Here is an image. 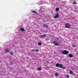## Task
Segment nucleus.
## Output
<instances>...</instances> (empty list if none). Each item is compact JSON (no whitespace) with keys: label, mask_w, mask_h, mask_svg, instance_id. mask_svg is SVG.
I'll list each match as a JSON object with an SVG mask.
<instances>
[{"label":"nucleus","mask_w":78,"mask_h":78,"mask_svg":"<svg viewBox=\"0 0 78 78\" xmlns=\"http://www.w3.org/2000/svg\"><path fill=\"white\" fill-rule=\"evenodd\" d=\"M62 68L63 69H66V67L64 66H62Z\"/></svg>","instance_id":"17"},{"label":"nucleus","mask_w":78,"mask_h":78,"mask_svg":"<svg viewBox=\"0 0 78 78\" xmlns=\"http://www.w3.org/2000/svg\"><path fill=\"white\" fill-rule=\"evenodd\" d=\"M32 12H33V13H36V11H31Z\"/></svg>","instance_id":"12"},{"label":"nucleus","mask_w":78,"mask_h":78,"mask_svg":"<svg viewBox=\"0 0 78 78\" xmlns=\"http://www.w3.org/2000/svg\"><path fill=\"white\" fill-rule=\"evenodd\" d=\"M72 46H73V47H76L75 45H72Z\"/></svg>","instance_id":"23"},{"label":"nucleus","mask_w":78,"mask_h":78,"mask_svg":"<svg viewBox=\"0 0 78 78\" xmlns=\"http://www.w3.org/2000/svg\"><path fill=\"white\" fill-rule=\"evenodd\" d=\"M69 58H72L73 57V55L70 54L69 55Z\"/></svg>","instance_id":"6"},{"label":"nucleus","mask_w":78,"mask_h":78,"mask_svg":"<svg viewBox=\"0 0 78 78\" xmlns=\"http://www.w3.org/2000/svg\"><path fill=\"white\" fill-rule=\"evenodd\" d=\"M66 77L67 78H69V75H66Z\"/></svg>","instance_id":"22"},{"label":"nucleus","mask_w":78,"mask_h":78,"mask_svg":"<svg viewBox=\"0 0 78 78\" xmlns=\"http://www.w3.org/2000/svg\"><path fill=\"white\" fill-rule=\"evenodd\" d=\"M20 30L22 31H25V30L23 28H21Z\"/></svg>","instance_id":"9"},{"label":"nucleus","mask_w":78,"mask_h":78,"mask_svg":"<svg viewBox=\"0 0 78 78\" xmlns=\"http://www.w3.org/2000/svg\"><path fill=\"white\" fill-rule=\"evenodd\" d=\"M55 75L56 76H58V73H55Z\"/></svg>","instance_id":"13"},{"label":"nucleus","mask_w":78,"mask_h":78,"mask_svg":"<svg viewBox=\"0 0 78 78\" xmlns=\"http://www.w3.org/2000/svg\"><path fill=\"white\" fill-rule=\"evenodd\" d=\"M59 64H59V63H57V64H56V67H59Z\"/></svg>","instance_id":"10"},{"label":"nucleus","mask_w":78,"mask_h":78,"mask_svg":"<svg viewBox=\"0 0 78 78\" xmlns=\"http://www.w3.org/2000/svg\"><path fill=\"white\" fill-rule=\"evenodd\" d=\"M38 45H42V43L41 42L38 43Z\"/></svg>","instance_id":"15"},{"label":"nucleus","mask_w":78,"mask_h":78,"mask_svg":"<svg viewBox=\"0 0 78 78\" xmlns=\"http://www.w3.org/2000/svg\"><path fill=\"white\" fill-rule=\"evenodd\" d=\"M70 25H69V24H68V23H66V24L65 25V27L66 28H70Z\"/></svg>","instance_id":"2"},{"label":"nucleus","mask_w":78,"mask_h":78,"mask_svg":"<svg viewBox=\"0 0 78 78\" xmlns=\"http://www.w3.org/2000/svg\"><path fill=\"white\" fill-rule=\"evenodd\" d=\"M76 1H75L73 3V4H76Z\"/></svg>","instance_id":"19"},{"label":"nucleus","mask_w":78,"mask_h":78,"mask_svg":"<svg viewBox=\"0 0 78 78\" xmlns=\"http://www.w3.org/2000/svg\"><path fill=\"white\" fill-rule=\"evenodd\" d=\"M10 54L11 55H13V53L12 52H11L10 53Z\"/></svg>","instance_id":"21"},{"label":"nucleus","mask_w":78,"mask_h":78,"mask_svg":"<svg viewBox=\"0 0 78 78\" xmlns=\"http://www.w3.org/2000/svg\"><path fill=\"white\" fill-rule=\"evenodd\" d=\"M62 53L63 54V55H67V54L69 53V51H67L65 50L62 52Z\"/></svg>","instance_id":"1"},{"label":"nucleus","mask_w":78,"mask_h":78,"mask_svg":"<svg viewBox=\"0 0 78 78\" xmlns=\"http://www.w3.org/2000/svg\"><path fill=\"white\" fill-rule=\"evenodd\" d=\"M53 43L54 45H56L57 46H58L59 45V44H58V43L56 41H54Z\"/></svg>","instance_id":"3"},{"label":"nucleus","mask_w":78,"mask_h":78,"mask_svg":"<svg viewBox=\"0 0 78 78\" xmlns=\"http://www.w3.org/2000/svg\"><path fill=\"white\" fill-rule=\"evenodd\" d=\"M59 9H58V8H56V11H59Z\"/></svg>","instance_id":"16"},{"label":"nucleus","mask_w":78,"mask_h":78,"mask_svg":"<svg viewBox=\"0 0 78 78\" xmlns=\"http://www.w3.org/2000/svg\"><path fill=\"white\" fill-rule=\"evenodd\" d=\"M44 26L45 27H46V28H48V26L46 25V24H44Z\"/></svg>","instance_id":"11"},{"label":"nucleus","mask_w":78,"mask_h":78,"mask_svg":"<svg viewBox=\"0 0 78 78\" xmlns=\"http://www.w3.org/2000/svg\"><path fill=\"white\" fill-rule=\"evenodd\" d=\"M62 65L61 64H59V67L60 68H62Z\"/></svg>","instance_id":"8"},{"label":"nucleus","mask_w":78,"mask_h":78,"mask_svg":"<svg viewBox=\"0 0 78 78\" xmlns=\"http://www.w3.org/2000/svg\"><path fill=\"white\" fill-rule=\"evenodd\" d=\"M9 50L8 49H6L5 50V53H7V52H9Z\"/></svg>","instance_id":"7"},{"label":"nucleus","mask_w":78,"mask_h":78,"mask_svg":"<svg viewBox=\"0 0 78 78\" xmlns=\"http://www.w3.org/2000/svg\"><path fill=\"white\" fill-rule=\"evenodd\" d=\"M36 52H38V51H39V50H37V49H36L35 50Z\"/></svg>","instance_id":"20"},{"label":"nucleus","mask_w":78,"mask_h":78,"mask_svg":"<svg viewBox=\"0 0 78 78\" xmlns=\"http://www.w3.org/2000/svg\"><path fill=\"white\" fill-rule=\"evenodd\" d=\"M37 70L39 71L41 70V68H37Z\"/></svg>","instance_id":"18"},{"label":"nucleus","mask_w":78,"mask_h":78,"mask_svg":"<svg viewBox=\"0 0 78 78\" xmlns=\"http://www.w3.org/2000/svg\"><path fill=\"white\" fill-rule=\"evenodd\" d=\"M73 72L72 71H71L70 72V74H73Z\"/></svg>","instance_id":"14"},{"label":"nucleus","mask_w":78,"mask_h":78,"mask_svg":"<svg viewBox=\"0 0 78 78\" xmlns=\"http://www.w3.org/2000/svg\"><path fill=\"white\" fill-rule=\"evenodd\" d=\"M42 38H45L46 37V35L44 34L43 36H41Z\"/></svg>","instance_id":"5"},{"label":"nucleus","mask_w":78,"mask_h":78,"mask_svg":"<svg viewBox=\"0 0 78 78\" xmlns=\"http://www.w3.org/2000/svg\"><path fill=\"white\" fill-rule=\"evenodd\" d=\"M59 17V14L57 13L56 14L55 16H54V18L55 19H56V18H58Z\"/></svg>","instance_id":"4"}]
</instances>
